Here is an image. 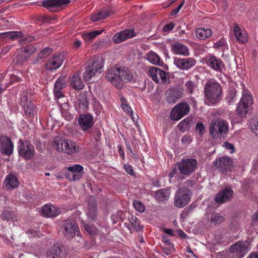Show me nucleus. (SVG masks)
<instances>
[{"mask_svg":"<svg viewBox=\"0 0 258 258\" xmlns=\"http://www.w3.org/2000/svg\"><path fill=\"white\" fill-rule=\"evenodd\" d=\"M110 15L109 12L106 10H103L92 15L91 19L93 22H96L104 19Z\"/></svg>","mask_w":258,"mask_h":258,"instance_id":"e433bc0d","label":"nucleus"},{"mask_svg":"<svg viewBox=\"0 0 258 258\" xmlns=\"http://www.w3.org/2000/svg\"><path fill=\"white\" fill-rule=\"evenodd\" d=\"M133 205L135 208L140 212H143L145 210L144 205L141 202L135 201L133 202Z\"/></svg>","mask_w":258,"mask_h":258,"instance_id":"3c124183","label":"nucleus"},{"mask_svg":"<svg viewBox=\"0 0 258 258\" xmlns=\"http://www.w3.org/2000/svg\"><path fill=\"white\" fill-rule=\"evenodd\" d=\"M120 83H128L133 80V77L132 73L125 68H120L119 71Z\"/></svg>","mask_w":258,"mask_h":258,"instance_id":"473e14b6","label":"nucleus"},{"mask_svg":"<svg viewBox=\"0 0 258 258\" xmlns=\"http://www.w3.org/2000/svg\"><path fill=\"white\" fill-rule=\"evenodd\" d=\"M196 36L199 39L205 40L212 35V31L210 29L198 28L195 31Z\"/></svg>","mask_w":258,"mask_h":258,"instance_id":"2f4dec72","label":"nucleus"},{"mask_svg":"<svg viewBox=\"0 0 258 258\" xmlns=\"http://www.w3.org/2000/svg\"><path fill=\"white\" fill-rule=\"evenodd\" d=\"M42 212L44 216L47 217H55L60 213V210L51 205H45L42 207Z\"/></svg>","mask_w":258,"mask_h":258,"instance_id":"cd10ccee","label":"nucleus"},{"mask_svg":"<svg viewBox=\"0 0 258 258\" xmlns=\"http://www.w3.org/2000/svg\"><path fill=\"white\" fill-rule=\"evenodd\" d=\"M208 65L213 70L222 72L225 70V67L221 59L215 56H210L207 61Z\"/></svg>","mask_w":258,"mask_h":258,"instance_id":"bb28decb","label":"nucleus"},{"mask_svg":"<svg viewBox=\"0 0 258 258\" xmlns=\"http://www.w3.org/2000/svg\"><path fill=\"white\" fill-rule=\"evenodd\" d=\"M70 3V0H45L43 2L42 5L50 11L55 12L58 8Z\"/></svg>","mask_w":258,"mask_h":258,"instance_id":"6ab92c4d","label":"nucleus"},{"mask_svg":"<svg viewBox=\"0 0 258 258\" xmlns=\"http://www.w3.org/2000/svg\"><path fill=\"white\" fill-rule=\"evenodd\" d=\"M190 110L189 106L186 102H182L177 104L172 109L171 112L172 120H179L184 115L187 114Z\"/></svg>","mask_w":258,"mask_h":258,"instance_id":"9b49d317","label":"nucleus"},{"mask_svg":"<svg viewBox=\"0 0 258 258\" xmlns=\"http://www.w3.org/2000/svg\"><path fill=\"white\" fill-rule=\"evenodd\" d=\"M233 194V190L231 188L226 187L215 196L214 201L217 204H224L230 201Z\"/></svg>","mask_w":258,"mask_h":258,"instance_id":"dca6fc26","label":"nucleus"},{"mask_svg":"<svg viewBox=\"0 0 258 258\" xmlns=\"http://www.w3.org/2000/svg\"><path fill=\"white\" fill-rule=\"evenodd\" d=\"M66 82L63 79L59 78L56 81L54 89L61 90L66 87Z\"/></svg>","mask_w":258,"mask_h":258,"instance_id":"de8ad7c7","label":"nucleus"},{"mask_svg":"<svg viewBox=\"0 0 258 258\" xmlns=\"http://www.w3.org/2000/svg\"><path fill=\"white\" fill-rule=\"evenodd\" d=\"M197 161L193 158L182 159L176 163L180 174L189 176L197 167Z\"/></svg>","mask_w":258,"mask_h":258,"instance_id":"423d86ee","label":"nucleus"},{"mask_svg":"<svg viewBox=\"0 0 258 258\" xmlns=\"http://www.w3.org/2000/svg\"><path fill=\"white\" fill-rule=\"evenodd\" d=\"M36 50V47L32 45L22 47L17 56V63H21L25 61Z\"/></svg>","mask_w":258,"mask_h":258,"instance_id":"2eb2a0df","label":"nucleus"},{"mask_svg":"<svg viewBox=\"0 0 258 258\" xmlns=\"http://www.w3.org/2000/svg\"><path fill=\"white\" fill-rule=\"evenodd\" d=\"M21 106L23 107L25 114L27 116H31L33 114V110L34 108V105L32 102L21 104Z\"/></svg>","mask_w":258,"mask_h":258,"instance_id":"a18cd8bd","label":"nucleus"},{"mask_svg":"<svg viewBox=\"0 0 258 258\" xmlns=\"http://www.w3.org/2000/svg\"><path fill=\"white\" fill-rule=\"evenodd\" d=\"M134 36V30L126 29L115 34L113 36L112 40L116 44L119 43Z\"/></svg>","mask_w":258,"mask_h":258,"instance_id":"4be33fe9","label":"nucleus"},{"mask_svg":"<svg viewBox=\"0 0 258 258\" xmlns=\"http://www.w3.org/2000/svg\"><path fill=\"white\" fill-rule=\"evenodd\" d=\"M52 53L51 48L47 47L42 49L37 55L36 60L39 61L41 59H44Z\"/></svg>","mask_w":258,"mask_h":258,"instance_id":"37998d69","label":"nucleus"},{"mask_svg":"<svg viewBox=\"0 0 258 258\" xmlns=\"http://www.w3.org/2000/svg\"><path fill=\"white\" fill-rule=\"evenodd\" d=\"M32 93L31 92L24 91L21 94L20 104H24L32 102Z\"/></svg>","mask_w":258,"mask_h":258,"instance_id":"79ce46f5","label":"nucleus"},{"mask_svg":"<svg viewBox=\"0 0 258 258\" xmlns=\"http://www.w3.org/2000/svg\"><path fill=\"white\" fill-rule=\"evenodd\" d=\"M232 160L228 157L219 158L214 162V166L222 173L230 171L232 168Z\"/></svg>","mask_w":258,"mask_h":258,"instance_id":"4468645a","label":"nucleus"},{"mask_svg":"<svg viewBox=\"0 0 258 258\" xmlns=\"http://www.w3.org/2000/svg\"><path fill=\"white\" fill-rule=\"evenodd\" d=\"M54 97L56 99H58L60 98H62L64 96L63 94L61 92V90H57L54 89Z\"/></svg>","mask_w":258,"mask_h":258,"instance_id":"052dcab7","label":"nucleus"},{"mask_svg":"<svg viewBox=\"0 0 258 258\" xmlns=\"http://www.w3.org/2000/svg\"><path fill=\"white\" fill-rule=\"evenodd\" d=\"M120 68L112 67L108 69L106 73V79L117 88L121 89L123 84L119 81Z\"/></svg>","mask_w":258,"mask_h":258,"instance_id":"f8f14e48","label":"nucleus"},{"mask_svg":"<svg viewBox=\"0 0 258 258\" xmlns=\"http://www.w3.org/2000/svg\"><path fill=\"white\" fill-rule=\"evenodd\" d=\"M230 250L233 253H236L239 258H242L247 252V247L245 242L238 241L232 245Z\"/></svg>","mask_w":258,"mask_h":258,"instance_id":"412c9836","label":"nucleus"},{"mask_svg":"<svg viewBox=\"0 0 258 258\" xmlns=\"http://www.w3.org/2000/svg\"><path fill=\"white\" fill-rule=\"evenodd\" d=\"M191 196V191L187 187L179 188L174 197V204L175 206L179 208L185 207L189 203Z\"/></svg>","mask_w":258,"mask_h":258,"instance_id":"39448f33","label":"nucleus"},{"mask_svg":"<svg viewBox=\"0 0 258 258\" xmlns=\"http://www.w3.org/2000/svg\"><path fill=\"white\" fill-rule=\"evenodd\" d=\"M64 60V56L62 54L55 55L50 59L46 64L48 70H55L60 67Z\"/></svg>","mask_w":258,"mask_h":258,"instance_id":"393cba45","label":"nucleus"},{"mask_svg":"<svg viewBox=\"0 0 258 258\" xmlns=\"http://www.w3.org/2000/svg\"><path fill=\"white\" fill-rule=\"evenodd\" d=\"M52 146L56 151L67 155H73L79 151V147L74 141L63 139L60 136L54 137L52 140Z\"/></svg>","mask_w":258,"mask_h":258,"instance_id":"f03ea898","label":"nucleus"},{"mask_svg":"<svg viewBox=\"0 0 258 258\" xmlns=\"http://www.w3.org/2000/svg\"><path fill=\"white\" fill-rule=\"evenodd\" d=\"M18 151L20 156L26 160H30L34 157L35 150L34 146L29 141L20 140Z\"/></svg>","mask_w":258,"mask_h":258,"instance_id":"9d476101","label":"nucleus"},{"mask_svg":"<svg viewBox=\"0 0 258 258\" xmlns=\"http://www.w3.org/2000/svg\"><path fill=\"white\" fill-rule=\"evenodd\" d=\"M19 182L17 177L14 175H8L4 182L7 189L12 190L18 187Z\"/></svg>","mask_w":258,"mask_h":258,"instance_id":"c756f323","label":"nucleus"},{"mask_svg":"<svg viewBox=\"0 0 258 258\" xmlns=\"http://www.w3.org/2000/svg\"><path fill=\"white\" fill-rule=\"evenodd\" d=\"M171 50L174 54L187 56L189 55V49L185 45L175 42L171 45Z\"/></svg>","mask_w":258,"mask_h":258,"instance_id":"b1692460","label":"nucleus"},{"mask_svg":"<svg viewBox=\"0 0 258 258\" xmlns=\"http://www.w3.org/2000/svg\"><path fill=\"white\" fill-rule=\"evenodd\" d=\"M234 32L235 36L237 40L240 42L245 43L247 41L246 34L241 29L240 27L235 26L234 28Z\"/></svg>","mask_w":258,"mask_h":258,"instance_id":"f704fd0d","label":"nucleus"},{"mask_svg":"<svg viewBox=\"0 0 258 258\" xmlns=\"http://www.w3.org/2000/svg\"><path fill=\"white\" fill-rule=\"evenodd\" d=\"M166 100L169 104H174L183 95L181 91L177 89H170L166 91Z\"/></svg>","mask_w":258,"mask_h":258,"instance_id":"5701e85b","label":"nucleus"},{"mask_svg":"<svg viewBox=\"0 0 258 258\" xmlns=\"http://www.w3.org/2000/svg\"><path fill=\"white\" fill-rule=\"evenodd\" d=\"M91 135L96 141H98L100 139L101 133L99 131H95L91 133Z\"/></svg>","mask_w":258,"mask_h":258,"instance_id":"0e129e2a","label":"nucleus"},{"mask_svg":"<svg viewBox=\"0 0 258 258\" xmlns=\"http://www.w3.org/2000/svg\"><path fill=\"white\" fill-rule=\"evenodd\" d=\"M70 80L71 86L74 89L81 90L84 88V84L79 73L77 72L74 73Z\"/></svg>","mask_w":258,"mask_h":258,"instance_id":"7c9ffc66","label":"nucleus"},{"mask_svg":"<svg viewBox=\"0 0 258 258\" xmlns=\"http://www.w3.org/2000/svg\"><path fill=\"white\" fill-rule=\"evenodd\" d=\"M93 119L91 115L81 114L78 117V122L81 128L83 131H89L93 125Z\"/></svg>","mask_w":258,"mask_h":258,"instance_id":"aec40b11","label":"nucleus"},{"mask_svg":"<svg viewBox=\"0 0 258 258\" xmlns=\"http://www.w3.org/2000/svg\"><path fill=\"white\" fill-rule=\"evenodd\" d=\"M120 101L121 102V107L122 108V109L126 112H127L133 119L134 117L133 116V110L131 109V107L127 104V101L125 100V99L124 98L121 97L120 99Z\"/></svg>","mask_w":258,"mask_h":258,"instance_id":"49530a36","label":"nucleus"},{"mask_svg":"<svg viewBox=\"0 0 258 258\" xmlns=\"http://www.w3.org/2000/svg\"><path fill=\"white\" fill-rule=\"evenodd\" d=\"M14 145L10 137H0V151L6 155L9 156L13 153Z\"/></svg>","mask_w":258,"mask_h":258,"instance_id":"f3484780","label":"nucleus"},{"mask_svg":"<svg viewBox=\"0 0 258 258\" xmlns=\"http://www.w3.org/2000/svg\"><path fill=\"white\" fill-rule=\"evenodd\" d=\"M170 191L166 189H161L155 193V199L158 202H164L167 201L170 196Z\"/></svg>","mask_w":258,"mask_h":258,"instance_id":"72a5a7b5","label":"nucleus"},{"mask_svg":"<svg viewBox=\"0 0 258 258\" xmlns=\"http://www.w3.org/2000/svg\"><path fill=\"white\" fill-rule=\"evenodd\" d=\"M59 231L68 239H72L76 236L80 239L81 237L77 223L71 219L63 220L60 222Z\"/></svg>","mask_w":258,"mask_h":258,"instance_id":"7ed1b4c3","label":"nucleus"},{"mask_svg":"<svg viewBox=\"0 0 258 258\" xmlns=\"http://www.w3.org/2000/svg\"><path fill=\"white\" fill-rule=\"evenodd\" d=\"M196 63V60L191 57L181 58H174V64L179 69L182 70H188L194 67Z\"/></svg>","mask_w":258,"mask_h":258,"instance_id":"a211bd4d","label":"nucleus"},{"mask_svg":"<svg viewBox=\"0 0 258 258\" xmlns=\"http://www.w3.org/2000/svg\"><path fill=\"white\" fill-rule=\"evenodd\" d=\"M208 220L212 223L217 225L220 224L224 221V217L218 213H211L208 218Z\"/></svg>","mask_w":258,"mask_h":258,"instance_id":"58836bf2","label":"nucleus"},{"mask_svg":"<svg viewBox=\"0 0 258 258\" xmlns=\"http://www.w3.org/2000/svg\"><path fill=\"white\" fill-rule=\"evenodd\" d=\"M251 224L252 225L256 227L258 229V213H255L251 219Z\"/></svg>","mask_w":258,"mask_h":258,"instance_id":"13d9d810","label":"nucleus"},{"mask_svg":"<svg viewBox=\"0 0 258 258\" xmlns=\"http://www.w3.org/2000/svg\"><path fill=\"white\" fill-rule=\"evenodd\" d=\"M196 130V132H198L201 136L203 135L205 133V126L201 122H198L197 123Z\"/></svg>","mask_w":258,"mask_h":258,"instance_id":"864d4df0","label":"nucleus"},{"mask_svg":"<svg viewBox=\"0 0 258 258\" xmlns=\"http://www.w3.org/2000/svg\"><path fill=\"white\" fill-rule=\"evenodd\" d=\"M251 96L248 94H242V97L236 108V112L240 117L246 116L248 112V109L252 105Z\"/></svg>","mask_w":258,"mask_h":258,"instance_id":"1a4fd4ad","label":"nucleus"},{"mask_svg":"<svg viewBox=\"0 0 258 258\" xmlns=\"http://www.w3.org/2000/svg\"><path fill=\"white\" fill-rule=\"evenodd\" d=\"M68 171L65 172L66 178L70 181L79 180L82 176L83 167L76 164L67 168Z\"/></svg>","mask_w":258,"mask_h":258,"instance_id":"ddd939ff","label":"nucleus"},{"mask_svg":"<svg viewBox=\"0 0 258 258\" xmlns=\"http://www.w3.org/2000/svg\"><path fill=\"white\" fill-rule=\"evenodd\" d=\"M87 214L91 220L94 221L96 219L98 210L96 200L94 197H90L88 200Z\"/></svg>","mask_w":258,"mask_h":258,"instance_id":"a878e982","label":"nucleus"},{"mask_svg":"<svg viewBox=\"0 0 258 258\" xmlns=\"http://www.w3.org/2000/svg\"><path fill=\"white\" fill-rule=\"evenodd\" d=\"M14 216L15 215L13 212L6 210L2 214L1 217L3 220L9 221L13 220Z\"/></svg>","mask_w":258,"mask_h":258,"instance_id":"09e8293b","label":"nucleus"},{"mask_svg":"<svg viewBox=\"0 0 258 258\" xmlns=\"http://www.w3.org/2000/svg\"><path fill=\"white\" fill-rule=\"evenodd\" d=\"M174 26L175 24L173 23H170L169 24H166L163 27V30L165 32H168L173 29Z\"/></svg>","mask_w":258,"mask_h":258,"instance_id":"e2e57ef3","label":"nucleus"},{"mask_svg":"<svg viewBox=\"0 0 258 258\" xmlns=\"http://www.w3.org/2000/svg\"><path fill=\"white\" fill-rule=\"evenodd\" d=\"M184 1H182L179 5L178 6L174 9L173 10H172V11L171 12V15L172 16H175L178 13V12L179 11V10L181 9V8H182V7L183 6V4H184Z\"/></svg>","mask_w":258,"mask_h":258,"instance_id":"680f3d73","label":"nucleus"},{"mask_svg":"<svg viewBox=\"0 0 258 258\" xmlns=\"http://www.w3.org/2000/svg\"><path fill=\"white\" fill-rule=\"evenodd\" d=\"M224 146L227 149L232 150V151H231L232 153L234 152V146L232 144L229 143L228 142H225L224 143Z\"/></svg>","mask_w":258,"mask_h":258,"instance_id":"69168bd1","label":"nucleus"},{"mask_svg":"<svg viewBox=\"0 0 258 258\" xmlns=\"http://www.w3.org/2000/svg\"><path fill=\"white\" fill-rule=\"evenodd\" d=\"M228 132V124L223 119L213 120L209 125V134L213 139H220Z\"/></svg>","mask_w":258,"mask_h":258,"instance_id":"20e7f679","label":"nucleus"},{"mask_svg":"<svg viewBox=\"0 0 258 258\" xmlns=\"http://www.w3.org/2000/svg\"><path fill=\"white\" fill-rule=\"evenodd\" d=\"M186 91L189 94H191L193 92L194 88L196 87V85L195 83L191 81H187L185 84Z\"/></svg>","mask_w":258,"mask_h":258,"instance_id":"8fccbe9b","label":"nucleus"},{"mask_svg":"<svg viewBox=\"0 0 258 258\" xmlns=\"http://www.w3.org/2000/svg\"><path fill=\"white\" fill-rule=\"evenodd\" d=\"M0 36L10 38L12 40H14L21 38L23 36V34L21 32L19 31H10L2 33L0 34Z\"/></svg>","mask_w":258,"mask_h":258,"instance_id":"ea45409f","label":"nucleus"},{"mask_svg":"<svg viewBox=\"0 0 258 258\" xmlns=\"http://www.w3.org/2000/svg\"><path fill=\"white\" fill-rule=\"evenodd\" d=\"M104 63L101 59H96L89 63L85 68V71L83 74L85 81H89L98 73H101Z\"/></svg>","mask_w":258,"mask_h":258,"instance_id":"0eeeda50","label":"nucleus"},{"mask_svg":"<svg viewBox=\"0 0 258 258\" xmlns=\"http://www.w3.org/2000/svg\"><path fill=\"white\" fill-rule=\"evenodd\" d=\"M129 221L133 228L136 231H140L143 229V226L140 224V222L136 216H132L129 218Z\"/></svg>","mask_w":258,"mask_h":258,"instance_id":"c03bdc74","label":"nucleus"},{"mask_svg":"<svg viewBox=\"0 0 258 258\" xmlns=\"http://www.w3.org/2000/svg\"><path fill=\"white\" fill-rule=\"evenodd\" d=\"M191 122L192 120L190 118L186 117L178 123V130L182 132H185L190 126Z\"/></svg>","mask_w":258,"mask_h":258,"instance_id":"a19ab883","label":"nucleus"},{"mask_svg":"<svg viewBox=\"0 0 258 258\" xmlns=\"http://www.w3.org/2000/svg\"><path fill=\"white\" fill-rule=\"evenodd\" d=\"M247 258H258V252H252L250 253Z\"/></svg>","mask_w":258,"mask_h":258,"instance_id":"774afa93","label":"nucleus"},{"mask_svg":"<svg viewBox=\"0 0 258 258\" xmlns=\"http://www.w3.org/2000/svg\"><path fill=\"white\" fill-rule=\"evenodd\" d=\"M222 86L214 80H208L204 86V96L206 100L211 104L218 103L222 98Z\"/></svg>","mask_w":258,"mask_h":258,"instance_id":"f257e3e1","label":"nucleus"},{"mask_svg":"<svg viewBox=\"0 0 258 258\" xmlns=\"http://www.w3.org/2000/svg\"><path fill=\"white\" fill-rule=\"evenodd\" d=\"M84 228L87 232L91 235H94L97 232V229L95 227L89 225H85L84 226Z\"/></svg>","mask_w":258,"mask_h":258,"instance_id":"603ef678","label":"nucleus"},{"mask_svg":"<svg viewBox=\"0 0 258 258\" xmlns=\"http://www.w3.org/2000/svg\"><path fill=\"white\" fill-rule=\"evenodd\" d=\"M103 32L102 30H95L89 32H84L82 33V37L87 43L91 42L96 36L101 34Z\"/></svg>","mask_w":258,"mask_h":258,"instance_id":"c9c22d12","label":"nucleus"},{"mask_svg":"<svg viewBox=\"0 0 258 258\" xmlns=\"http://www.w3.org/2000/svg\"><path fill=\"white\" fill-rule=\"evenodd\" d=\"M225 46V42L223 40H219L214 44V47L217 49H224Z\"/></svg>","mask_w":258,"mask_h":258,"instance_id":"5fc2aeb1","label":"nucleus"},{"mask_svg":"<svg viewBox=\"0 0 258 258\" xmlns=\"http://www.w3.org/2000/svg\"><path fill=\"white\" fill-rule=\"evenodd\" d=\"M124 168L125 171L131 175H134L135 174L134 171L132 166L125 164L124 165Z\"/></svg>","mask_w":258,"mask_h":258,"instance_id":"bf43d9fd","label":"nucleus"},{"mask_svg":"<svg viewBox=\"0 0 258 258\" xmlns=\"http://www.w3.org/2000/svg\"><path fill=\"white\" fill-rule=\"evenodd\" d=\"M147 59L152 64L160 66L162 62L160 57L155 52L150 51L147 55Z\"/></svg>","mask_w":258,"mask_h":258,"instance_id":"4c0bfd02","label":"nucleus"},{"mask_svg":"<svg viewBox=\"0 0 258 258\" xmlns=\"http://www.w3.org/2000/svg\"><path fill=\"white\" fill-rule=\"evenodd\" d=\"M63 246L54 244L48 250L46 253L47 258H61L62 255Z\"/></svg>","mask_w":258,"mask_h":258,"instance_id":"c85d7f7f","label":"nucleus"},{"mask_svg":"<svg viewBox=\"0 0 258 258\" xmlns=\"http://www.w3.org/2000/svg\"><path fill=\"white\" fill-rule=\"evenodd\" d=\"M251 130L253 133L258 136V119L253 121V122L251 123Z\"/></svg>","mask_w":258,"mask_h":258,"instance_id":"6e6d98bb","label":"nucleus"},{"mask_svg":"<svg viewBox=\"0 0 258 258\" xmlns=\"http://www.w3.org/2000/svg\"><path fill=\"white\" fill-rule=\"evenodd\" d=\"M236 95L235 90H231L226 97V100L228 103H231L233 102Z\"/></svg>","mask_w":258,"mask_h":258,"instance_id":"4d7b16f0","label":"nucleus"},{"mask_svg":"<svg viewBox=\"0 0 258 258\" xmlns=\"http://www.w3.org/2000/svg\"><path fill=\"white\" fill-rule=\"evenodd\" d=\"M148 75L154 82L158 84H165L168 79V73L156 67L150 68Z\"/></svg>","mask_w":258,"mask_h":258,"instance_id":"6e6552de","label":"nucleus"},{"mask_svg":"<svg viewBox=\"0 0 258 258\" xmlns=\"http://www.w3.org/2000/svg\"><path fill=\"white\" fill-rule=\"evenodd\" d=\"M182 143L188 144L190 142V138L188 136H184L181 140Z\"/></svg>","mask_w":258,"mask_h":258,"instance_id":"338daca9","label":"nucleus"}]
</instances>
